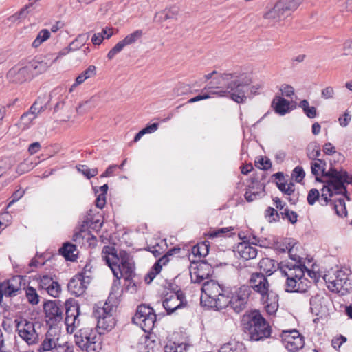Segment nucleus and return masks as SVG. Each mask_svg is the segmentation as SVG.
Returning a JSON list of instances; mask_svg holds the SVG:
<instances>
[{"mask_svg": "<svg viewBox=\"0 0 352 352\" xmlns=\"http://www.w3.org/2000/svg\"><path fill=\"white\" fill-rule=\"evenodd\" d=\"M210 244L207 241L197 243L192 248V253L195 256H199L200 257L206 256L209 252Z\"/></svg>", "mask_w": 352, "mask_h": 352, "instance_id": "nucleus-40", "label": "nucleus"}, {"mask_svg": "<svg viewBox=\"0 0 352 352\" xmlns=\"http://www.w3.org/2000/svg\"><path fill=\"white\" fill-rule=\"evenodd\" d=\"M32 76L28 65L20 68L17 67H12L7 73L8 80L15 83H22L31 79Z\"/></svg>", "mask_w": 352, "mask_h": 352, "instance_id": "nucleus-21", "label": "nucleus"}, {"mask_svg": "<svg viewBox=\"0 0 352 352\" xmlns=\"http://www.w3.org/2000/svg\"><path fill=\"white\" fill-rule=\"evenodd\" d=\"M190 345L187 343L168 342L164 346V352H187Z\"/></svg>", "mask_w": 352, "mask_h": 352, "instance_id": "nucleus-37", "label": "nucleus"}, {"mask_svg": "<svg viewBox=\"0 0 352 352\" xmlns=\"http://www.w3.org/2000/svg\"><path fill=\"white\" fill-rule=\"evenodd\" d=\"M327 298L323 294H317L309 300L310 309L312 314L318 316L326 308L324 305Z\"/></svg>", "mask_w": 352, "mask_h": 352, "instance_id": "nucleus-30", "label": "nucleus"}, {"mask_svg": "<svg viewBox=\"0 0 352 352\" xmlns=\"http://www.w3.org/2000/svg\"><path fill=\"white\" fill-rule=\"evenodd\" d=\"M26 298L32 305H37L39 302V296L32 287H28L25 290Z\"/></svg>", "mask_w": 352, "mask_h": 352, "instance_id": "nucleus-47", "label": "nucleus"}, {"mask_svg": "<svg viewBox=\"0 0 352 352\" xmlns=\"http://www.w3.org/2000/svg\"><path fill=\"white\" fill-rule=\"evenodd\" d=\"M265 216L267 217H272V219L270 220V222H278L280 221V214L277 212L276 210H275L272 207H268L265 210Z\"/></svg>", "mask_w": 352, "mask_h": 352, "instance_id": "nucleus-55", "label": "nucleus"}, {"mask_svg": "<svg viewBox=\"0 0 352 352\" xmlns=\"http://www.w3.org/2000/svg\"><path fill=\"white\" fill-rule=\"evenodd\" d=\"M78 170L84 175L87 179H91L98 175V168H89L86 165H80L78 167Z\"/></svg>", "mask_w": 352, "mask_h": 352, "instance_id": "nucleus-49", "label": "nucleus"}, {"mask_svg": "<svg viewBox=\"0 0 352 352\" xmlns=\"http://www.w3.org/2000/svg\"><path fill=\"white\" fill-rule=\"evenodd\" d=\"M14 323L16 331L25 343L34 345L38 342L39 334L36 330L34 322L19 318L14 320Z\"/></svg>", "mask_w": 352, "mask_h": 352, "instance_id": "nucleus-8", "label": "nucleus"}, {"mask_svg": "<svg viewBox=\"0 0 352 352\" xmlns=\"http://www.w3.org/2000/svg\"><path fill=\"white\" fill-rule=\"evenodd\" d=\"M24 193L25 192L23 190H18L15 191L10 197V201L8 205V207H10L14 203L19 200L24 195Z\"/></svg>", "mask_w": 352, "mask_h": 352, "instance_id": "nucleus-62", "label": "nucleus"}, {"mask_svg": "<svg viewBox=\"0 0 352 352\" xmlns=\"http://www.w3.org/2000/svg\"><path fill=\"white\" fill-rule=\"evenodd\" d=\"M299 107L302 108L304 113L309 118H314L317 116V109L315 107H309L307 100H302L299 103Z\"/></svg>", "mask_w": 352, "mask_h": 352, "instance_id": "nucleus-44", "label": "nucleus"}, {"mask_svg": "<svg viewBox=\"0 0 352 352\" xmlns=\"http://www.w3.org/2000/svg\"><path fill=\"white\" fill-rule=\"evenodd\" d=\"M296 278H286L285 291L287 292H300L305 291L302 279Z\"/></svg>", "mask_w": 352, "mask_h": 352, "instance_id": "nucleus-34", "label": "nucleus"}, {"mask_svg": "<svg viewBox=\"0 0 352 352\" xmlns=\"http://www.w3.org/2000/svg\"><path fill=\"white\" fill-rule=\"evenodd\" d=\"M241 327L244 339L249 341L257 342L271 337L272 327L257 309L247 311L242 316Z\"/></svg>", "mask_w": 352, "mask_h": 352, "instance_id": "nucleus-2", "label": "nucleus"}, {"mask_svg": "<svg viewBox=\"0 0 352 352\" xmlns=\"http://www.w3.org/2000/svg\"><path fill=\"white\" fill-rule=\"evenodd\" d=\"M305 173L302 166H298L292 171V177L297 183H300L305 178Z\"/></svg>", "mask_w": 352, "mask_h": 352, "instance_id": "nucleus-51", "label": "nucleus"}, {"mask_svg": "<svg viewBox=\"0 0 352 352\" xmlns=\"http://www.w3.org/2000/svg\"><path fill=\"white\" fill-rule=\"evenodd\" d=\"M250 80L243 74L236 73H224L214 77L204 89L209 93H203L188 100V103H194L210 98V94L221 97H229L237 103H243L246 100V92Z\"/></svg>", "mask_w": 352, "mask_h": 352, "instance_id": "nucleus-1", "label": "nucleus"}, {"mask_svg": "<svg viewBox=\"0 0 352 352\" xmlns=\"http://www.w3.org/2000/svg\"><path fill=\"white\" fill-rule=\"evenodd\" d=\"M251 291L253 289L261 296L270 291V283L267 277L261 272L252 273L249 280Z\"/></svg>", "mask_w": 352, "mask_h": 352, "instance_id": "nucleus-18", "label": "nucleus"}, {"mask_svg": "<svg viewBox=\"0 0 352 352\" xmlns=\"http://www.w3.org/2000/svg\"><path fill=\"white\" fill-rule=\"evenodd\" d=\"M103 225L102 217L99 214H94L91 209L87 212V214L82 221L81 228L79 232H76L73 234L72 241L82 243L84 237L83 233L86 230H93L98 231Z\"/></svg>", "mask_w": 352, "mask_h": 352, "instance_id": "nucleus-11", "label": "nucleus"}, {"mask_svg": "<svg viewBox=\"0 0 352 352\" xmlns=\"http://www.w3.org/2000/svg\"><path fill=\"white\" fill-rule=\"evenodd\" d=\"M278 269L282 276L286 278H296V280L303 279L305 272L309 271L305 264H293L288 261H281L278 263Z\"/></svg>", "mask_w": 352, "mask_h": 352, "instance_id": "nucleus-13", "label": "nucleus"}, {"mask_svg": "<svg viewBox=\"0 0 352 352\" xmlns=\"http://www.w3.org/2000/svg\"><path fill=\"white\" fill-rule=\"evenodd\" d=\"M50 32L47 29H42L41 31H39L36 38L32 42V47H38L43 43L50 38Z\"/></svg>", "mask_w": 352, "mask_h": 352, "instance_id": "nucleus-43", "label": "nucleus"}, {"mask_svg": "<svg viewBox=\"0 0 352 352\" xmlns=\"http://www.w3.org/2000/svg\"><path fill=\"white\" fill-rule=\"evenodd\" d=\"M32 6L33 3H30L28 5L23 7L20 11L16 12L21 21L23 20L27 17L28 14L30 12V8H32Z\"/></svg>", "mask_w": 352, "mask_h": 352, "instance_id": "nucleus-63", "label": "nucleus"}, {"mask_svg": "<svg viewBox=\"0 0 352 352\" xmlns=\"http://www.w3.org/2000/svg\"><path fill=\"white\" fill-rule=\"evenodd\" d=\"M232 289L226 287L223 292H221L218 297L212 300H209L210 307H214L217 310H221L229 307Z\"/></svg>", "mask_w": 352, "mask_h": 352, "instance_id": "nucleus-28", "label": "nucleus"}, {"mask_svg": "<svg viewBox=\"0 0 352 352\" xmlns=\"http://www.w3.org/2000/svg\"><path fill=\"white\" fill-rule=\"evenodd\" d=\"M325 184L323 186V188L321 190V195H320V204L322 206H326L329 202H331V199H330L333 195V188L332 186H329L328 184L324 183Z\"/></svg>", "mask_w": 352, "mask_h": 352, "instance_id": "nucleus-38", "label": "nucleus"}, {"mask_svg": "<svg viewBox=\"0 0 352 352\" xmlns=\"http://www.w3.org/2000/svg\"><path fill=\"white\" fill-rule=\"evenodd\" d=\"M60 286L58 282L54 281L53 284L50 285L46 291L50 296L53 297H58L60 293Z\"/></svg>", "mask_w": 352, "mask_h": 352, "instance_id": "nucleus-56", "label": "nucleus"}, {"mask_svg": "<svg viewBox=\"0 0 352 352\" xmlns=\"http://www.w3.org/2000/svg\"><path fill=\"white\" fill-rule=\"evenodd\" d=\"M113 307L105 302L103 306L96 305L93 311V317L97 321L96 327L102 330H111L115 326V319L112 314Z\"/></svg>", "mask_w": 352, "mask_h": 352, "instance_id": "nucleus-9", "label": "nucleus"}, {"mask_svg": "<svg viewBox=\"0 0 352 352\" xmlns=\"http://www.w3.org/2000/svg\"><path fill=\"white\" fill-rule=\"evenodd\" d=\"M234 251L245 261L253 259L258 254V249L246 241L238 243Z\"/></svg>", "mask_w": 352, "mask_h": 352, "instance_id": "nucleus-24", "label": "nucleus"}, {"mask_svg": "<svg viewBox=\"0 0 352 352\" xmlns=\"http://www.w3.org/2000/svg\"><path fill=\"white\" fill-rule=\"evenodd\" d=\"M230 294L229 307L236 314L245 310L252 294L250 287L248 285H243L239 288L232 289Z\"/></svg>", "mask_w": 352, "mask_h": 352, "instance_id": "nucleus-10", "label": "nucleus"}, {"mask_svg": "<svg viewBox=\"0 0 352 352\" xmlns=\"http://www.w3.org/2000/svg\"><path fill=\"white\" fill-rule=\"evenodd\" d=\"M54 280L50 276L47 275H44L41 277L40 279V287L45 290H47V288L50 286V285L53 284Z\"/></svg>", "mask_w": 352, "mask_h": 352, "instance_id": "nucleus-60", "label": "nucleus"}, {"mask_svg": "<svg viewBox=\"0 0 352 352\" xmlns=\"http://www.w3.org/2000/svg\"><path fill=\"white\" fill-rule=\"evenodd\" d=\"M43 309L48 318V322L52 325L60 322L63 320V311L59 306V302L56 300H49L43 305Z\"/></svg>", "mask_w": 352, "mask_h": 352, "instance_id": "nucleus-19", "label": "nucleus"}, {"mask_svg": "<svg viewBox=\"0 0 352 352\" xmlns=\"http://www.w3.org/2000/svg\"><path fill=\"white\" fill-rule=\"evenodd\" d=\"M311 173L316 177V180L319 182H323V181L318 177L319 170L322 171V167L318 161L311 163Z\"/></svg>", "mask_w": 352, "mask_h": 352, "instance_id": "nucleus-58", "label": "nucleus"}, {"mask_svg": "<svg viewBox=\"0 0 352 352\" xmlns=\"http://www.w3.org/2000/svg\"><path fill=\"white\" fill-rule=\"evenodd\" d=\"M187 305L185 294L182 290H178L176 292H168L165 294L162 301V305L168 315L179 309L186 307Z\"/></svg>", "mask_w": 352, "mask_h": 352, "instance_id": "nucleus-12", "label": "nucleus"}, {"mask_svg": "<svg viewBox=\"0 0 352 352\" xmlns=\"http://www.w3.org/2000/svg\"><path fill=\"white\" fill-rule=\"evenodd\" d=\"M290 102L280 96H276L272 102L271 107L273 108L276 113L284 116L290 111Z\"/></svg>", "mask_w": 352, "mask_h": 352, "instance_id": "nucleus-31", "label": "nucleus"}, {"mask_svg": "<svg viewBox=\"0 0 352 352\" xmlns=\"http://www.w3.org/2000/svg\"><path fill=\"white\" fill-rule=\"evenodd\" d=\"M170 260V257L166 254L163 255L160 259H158L154 264L155 270H162L164 265H166Z\"/></svg>", "mask_w": 352, "mask_h": 352, "instance_id": "nucleus-57", "label": "nucleus"}, {"mask_svg": "<svg viewBox=\"0 0 352 352\" xmlns=\"http://www.w3.org/2000/svg\"><path fill=\"white\" fill-rule=\"evenodd\" d=\"M74 243V244L67 241V261L76 262L80 256V252L77 248L80 243Z\"/></svg>", "mask_w": 352, "mask_h": 352, "instance_id": "nucleus-41", "label": "nucleus"}, {"mask_svg": "<svg viewBox=\"0 0 352 352\" xmlns=\"http://www.w3.org/2000/svg\"><path fill=\"white\" fill-rule=\"evenodd\" d=\"M156 314L154 309L145 304L138 305L132 321L140 326L146 333H150L156 322Z\"/></svg>", "mask_w": 352, "mask_h": 352, "instance_id": "nucleus-7", "label": "nucleus"}, {"mask_svg": "<svg viewBox=\"0 0 352 352\" xmlns=\"http://www.w3.org/2000/svg\"><path fill=\"white\" fill-rule=\"evenodd\" d=\"M179 14V8L177 7H172L167 11L159 13L160 19L167 20L175 18Z\"/></svg>", "mask_w": 352, "mask_h": 352, "instance_id": "nucleus-50", "label": "nucleus"}, {"mask_svg": "<svg viewBox=\"0 0 352 352\" xmlns=\"http://www.w3.org/2000/svg\"><path fill=\"white\" fill-rule=\"evenodd\" d=\"M218 352H246V348L241 342H229L224 344Z\"/></svg>", "mask_w": 352, "mask_h": 352, "instance_id": "nucleus-35", "label": "nucleus"}, {"mask_svg": "<svg viewBox=\"0 0 352 352\" xmlns=\"http://www.w3.org/2000/svg\"><path fill=\"white\" fill-rule=\"evenodd\" d=\"M335 278L329 281L333 285L337 290L345 289L348 290L351 286V281L349 278V274L342 270H337L334 274Z\"/></svg>", "mask_w": 352, "mask_h": 352, "instance_id": "nucleus-29", "label": "nucleus"}, {"mask_svg": "<svg viewBox=\"0 0 352 352\" xmlns=\"http://www.w3.org/2000/svg\"><path fill=\"white\" fill-rule=\"evenodd\" d=\"M279 214L283 219H287L292 224L297 222L298 214L294 211L290 210L288 207H286L283 211L280 212Z\"/></svg>", "mask_w": 352, "mask_h": 352, "instance_id": "nucleus-46", "label": "nucleus"}, {"mask_svg": "<svg viewBox=\"0 0 352 352\" xmlns=\"http://www.w3.org/2000/svg\"><path fill=\"white\" fill-rule=\"evenodd\" d=\"M102 258L118 279L123 276L126 280H130L135 276L134 263L126 251H120L118 254L113 246L105 245L102 250Z\"/></svg>", "mask_w": 352, "mask_h": 352, "instance_id": "nucleus-3", "label": "nucleus"}, {"mask_svg": "<svg viewBox=\"0 0 352 352\" xmlns=\"http://www.w3.org/2000/svg\"><path fill=\"white\" fill-rule=\"evenodd\" d=\"M21 277L16 276L6 281L0 283V287L6 296H16L21 290Z\"/></svg>", "mask_w": 352, "mask_h": 352, "instance_id": "nucleus-23", "label": "nucleus"}, {"mask_svg": "<svg viewBox=\"0 0 352 352\" xmlns=\"http://www.w3.org/2000/svg\"><path fill=\"white\" fill-rule=\"evenodd\" d=\"M97 198L96 199V206L100 209H102L106 204V195L104 193H98Z\"/></svg>", "mask_w": 352, "mask_h": 352, "instance_id": "nucleus-61", "label": "nucleus"}, {"mask_svg": "<svg viewBox=\"0 0 352 352\" xmlns=\"http://www.w3.org/2000/svg\"><path fill=\"white\" fill-rule=\"evenodd\" d=\"M260 300L268 314H276L279 307L278 295L276 292L270 290L264 295L261 296Z\"/></svg>", "mask_w": 352, "mask_h": 352, "instance_id": "nucleus-22", "label": "nucleus"}, {"mask_svg": "<svg viewBox=\"0 0 352 352\" xmlns=\"http://www.w3.org/2000/svg\"><path fill=\"white\" fill-rule=\"evenodd\" d=\"M58 348H60L63 352H66L65 348L62 346L60 344H57L52 338H48V336H47L38 347V351L45 352L54 349L53 352H59Z\"/></svg>", "mask_w": 352, "mask_h": 352, "instance_id": "nucleus-33", "label": "nucleus"}, {"mask_svg": "<svg viewBox=\"0 0 352 352\" xmlns=\"http://www.w3.org/2000/svg\"><path fill=\"white\" fill-rule=\"evenodd\" d=\"M320 197L319 191L316 188L311 189L307 195V202L309 205H314Z\"/></svg>", "mask_w": 352, "mask_h": 352, "instance_id": "nucleus-53", "label": "nucleus"}, {"mask_svg": "<svg viewBox=\"0 0 352 352\" xmlns=\"http://www.w3.org/2000/svg\"><path fill=\"white\" fill-rule=\"evenodd\" d=\"M299 4L298 0H278L272 8L264 13L263 18L274 25L291 16Z\"/></svg>", "mask_w": 352, "mask_h": 352, "instance_id": "nucleus-5", "label": "nucleus"}, {"mask_svg": "<svg viewBox=\"0 0 352 352\" xmlns=\"http://www.w3.org/2000/svg\"><path fill=\"white\" fill-rule=\"evenodd\" d=\"M45 104L41 98H38L30 107L28 112L31 113L32 116H34L35 118H36L41 113L45 110Z\"/></svg>", "mask_w": 352, "mask_h": 352, "instance_id": "nucleus-42", "label": "nucleus"}, {"mask_svg": "<svg viewBox=\"0 0 352 352\" xmlns=\"http://www.w3.org/2000/svg\"><path fill=\"white\" fill-rule=\"evenodd\" d=\"M281 337L285 348L291 352L297 351L305 344L303 336L296 329L283 331Z\"/></svg>", "mask_w": 352, "mask_h": 352, "instance_id": "nucleus-15", "label": "nucleus"}, {"mask_svg": "<svg viewBox=\"0 0 352 352\" xmlns=\"http://www.w3.org/2000/svg\"><path fill=\"white\" fill-rule=\"evenodd\" d=\"M89 38V35L88 33L79 34L78 37L69 44V47H67V52L79 49L83 46L88 41Z\"/></svg>", "mask_w": 352, "mask_h": 352, "instance_id": "nucleus-39", "label": "nucleus"}, {"mask_svg": "<svg viewBox=\"0 0 352 352\" xmlns=\"http://www.w3.org/2000/svg\"><path fill=\"white\" fill-rule=\"evenodd\" d=\"M96 68L94 65H89L84 72H82V74L86 79L94 77L96 74Z\"/></svg>", "mask_w": 352, "mask_h": 352, "instance_id": "nucleus-64", "label": "nucleus"}, {"mask_svg": "<svg viewBox=\"0 0 352 352\" xmlns=\"http://www.w3.org/2000/svg\"><path fill=\"white\" fill-rule=\"evenodd\" d=\"M338 204H335L333 205V208L336 210V214L339 217H343V215L346 214L345 202L342 199H339L338 200Z\"/></svg>", "mask_w": 352, "mask_h": 352, "instance_id": "nucleus-52", "label": "nucleus"}, {"mask_svg": "<svg viewBox=\"0 0 352 352\" xmlns=\"http://www.w3.org/2000/svg\"><path fill=\"white\" fill-rule=\"evenodd\" d=\"M80 306L74 298L67 299V334H72L80 324Z\"/></svg>", "mask_w": 352, "mask_h": 352, "instance_id": "nucleus-16", "label": "nucleus"}, {"mask_svg": "<svg viewBox=\"0 0 352 352\" xmlns=\"http://www.w3.org/2000/svg\"><path fill=\"white\" fill-rule=\"evenodd\" d=\"M54 56V54L47 55L45 58L47 60L35 58L30 61L27 65L32 74V76L44 72L53 62L56 61L59 58V56H56L55 58H53Z\"/></svg>", "mask_w": 352, "mask_h": 352, "instance_id": "nucleus-20", "label": "nucleus"}, {"mask_svg": "<svg viewBox=\"0 0 352 352\" xmlns=\"http://www.w3.org/2000/svg\"><path fill=\"white\" fill-rule=\"evenodd\" d=\"M86 286L85 285L82 273H79L74 276L67 283V290L75 296L82 294Z\"/></svg>", "mask_w": 352, "mask_h": 352, "instance_id": "nucleus-26", "label": "nucleus"}, {"mask_svg": "<svg viewBox=\"0 0 352 352\" xmlns=\"http://www.w3.org/2000/svg\"><path fill=\"white\" fill-rule=\"evenodd\" d=\"M92 328L80 329L75 334H70L67 340H73L76 345L86 352H100L102 349V334Z\"/></svg>", "mask_w": 352, "mask_h": 352, "instance_id": "nucleus-4", "label": "nucleus"}, {"mask_svg": "<svg viewBox=\"0 0 352 352\" xmlns=\"http://www.w3.org/2000/svg\"><path fill=\"white\" fill-rule=\"evenodd\" d=\"M51 97L58 100L54 107V113L63 111L66 100V90L63 88H56L52 91Z\"/></svg>", "mask_w": 352, "mask_h": 352, "instance_id": "nucleus-32", "label": "nucleus"}, {"mask_svg": "<svg viewBox=\"0 0 352 352\" xmlns=\"http://www.w3.org/2000/svg\"><path fill=\"white\" fill-rule=\"evenodd\" d=\"M265 187V185L259 182L258 178H252V184L244 195L245 199L248 202L254 201L260 196L261 192H264Z\"/></svg>", "mask_w": 352, "mask_h": 352, "instance_id": "nucleus-27", "label": "nucleus"}, {"mask_svg": "<svg viewBox=\"0 0 352 352\" xmlns=\"http://www.w3.org/2000/svg\"><path fill=\"white\" fill-rule=\"evenodd\" d=\"M226 288V287H223L217 281L210 280L204 283L201 290L210 300H212L215 299L216 297H218L221 292H223Z\"/></svg>", "mask_w": 352, "mask_h": 352, "instance_id": "nucleus-25", "label": "nucleus"}, {"mask_svg": "<svg viewBox=\"0 0 352 352\" xmlns=\"http://www.w3.org/2000/svg\"><path fill=\"white\" fill-rule=\"evenodd\" d=\"M212 272L211 265L204 261L193 262L190 267L191 280L195 283H201L208 279Z\"/></svg>", "mask_w": 352, "mask_h": 352, "instance_id": "nucleus-14", "label": "nucleus"}, {"mask_svg": "<svg viewBox=\"0 0 352 352\" xmlns=\"http://www.w3.org/2000/svg\"><path fill=\"white\" fill-rule=\"evenodd\" d=\"M261 270L267 276L272 275L276 271V262L270 258H263L258 263Z\"/></svg>", "mask_w": 352, "mask_h": 352, "instance_id": "nucleus-36", "label": "nucleus"}, {"mask_svg": "<svg viewBox=\"0 0 352 352\" xmlns=\"http://www.w3.org/2000/svg\"><path fill=\"white\" fill-rule=\"evenodd\" d=\"M335 91L333 87L328 86L321 91V97L325 100L333 98Z\"/></svg>", "mask_w": 352, "mask_h": 352, "instance_id": "nucleus-59", "label": "nucleus"}, {"mask_svg": "<svg viewBox=\"0 0 352 352\" xmlns=\"http://www.w3.org/2000/svg\"><path fill=\"white\" fill-rule=\"evenodd\" d=\"M255 165L261 170H267L272 167V163L270 159L261 157L258 161L255 162Z\"/></svg>", "mask_w": 352, "mask_h": 352, "instance_id": "nucleus-54", "label": "nucleus"}, {"mask_svg": "<svg viewBox=\"0 0 352 352\" xmlns=\"http://www.w3.org/2000/svg\"><path fill=\"white\" fill-rule=\"evenodd\" d=\"M35 116H32L28 111L24 113L20 119V122L18 125L19 127L23 130L28 129L32 123V122L35 120Z\"/></svg>", "mask_w": 352, "mask_h": 352, "instance_id": "nucleus-45", "label": "nucleus"}, {"mask_svg": "<svg viewBox=\"0 0 352 352\" xmlns=\"http://www.w3.org/2000/svg\"><path fill=\"white\" fill-rule=\"evenodd\" d=\"M143 36L142 30H137L133 32L126 35L122 40L120 41L116 45L108 52L107 58L112 60L115 56L120 52L125 46L135 43L138 40L140 39Z\"/></svg>", "mask_w": 352, "mask_h": 352, "instance_id": "nucleus-17", "label": "nucleus"}, {"mask_svg": "<svg viewBox=\"0 0 352 352\" xmlns=\"http://www.w3.org/2000/svg\"><path fill=\"white\" fill-rule=\"evenodd\" d=\"M191 91V87L188 84L179 83L173 90V95L180 96L186 95Z\"/></svg>", "mask_w": 352, "mask_h": 352, "instance_id": "nucleus-48", "label": "nucleus"}, {"mask_svg": "<svg viewBox=\"0 0 352 352\" xmlns=\"http://www.w3.org/2000/svg\"><path fill=\"white\" fill-rule=\"evenodd\" d=\"M322 175L329 178L328 180L323 181V182L332 186L336 194L344 195L347 199H349L345 186L346 179L348 177V172L346 170L342 168L338 170L333 166H331L329 170L326 171L323 167L322 168Z\"/></svg>", "mask_w": 352, "mask_h": 352, "instance_id": "nucleus-6", "label": "nucleus"}]
</instances>
